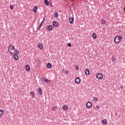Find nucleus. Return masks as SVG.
<instances>
[{
	"label": "nucleus",
	"mask_w": 125,
	"mask_h": 125,
	"mask_svg": "<svg viewBox=\"0 0 125 125\" xmlns=\"http://www.w3.org/2000/svg\"><path fill=\"white\" fill-rule=\"evenodd\" d=\"M85 75L86 76H88L90 74V70L88 68H86L85 69V72H84Z\"/></svg>",
	"instance_id": "6e6552de"
},
{
	"label": "nucleus",
	"mask_w": 125,
	"mask_h": 125,
	"mask_svg": "<svg viewBox=\"0 0 125 125\" xmlns=\"http://www.w3.org/2000/svg\"><path fill=\"white\" fill-rule=\"evenodd\" d=\"M43 23H44L43 21H42V22L39 25V26L38 27V30H40L42 28Z\"/></svg>",
	"instance_id": "5701e85b"
},
{
	"label": "nucleus",
	"mask_w": 125,
	"mask_h": 125,
	"mask_svg": "<svg viewBox=\"0 0 125 125\" xmlns=\"http://www.w3.org/2000/svg\"><path fill=\"white\" fill-rule=\"evenodd\" d=\"M15 53H16L17 55L19 54V51L18 50V49H15Z\"/></svg>",
	"instance_id": "bb28decb"
},
{
	"label": "nucleus",
	"mask_w": 125,
	"mask_h": 125,
	"mask_svg": "<svg viewBox=\"0 0 125 125\" xmlns=\"http://www.w3.org/2000/svg\"><path fill=\"white\" fill-rule=\"evenodd\" d=\"M96 108L99 109L100 108V106L99 105H97V106H96Z\"/></svg>",
	"instance_id": "72a5a7b5"
},
{
	"label": "nucleus",
	"mask_w": 125,
	"mask_h": 125,
	"mask_svg": "<svg viewBox=\"0 0 125 125\" xmlns=\"http://www.w3.org/2000/svg\"><path fill=\"white\" fill-rule=\"evenodd\" d=\"M102 123H103V125H106L107 123V121L106 119H103V121H102Z\"/></svg>",
	"instance_id": "f3484780"
},
{
	"label": "nucleus",
	"mask_w": 125,
	"mask_h": 125,
	"mask_svg": "<svg viewBox=\"0 0 125 125\" xmlns=\"http://www.w3.org/2000/svg\"><path fill=\"white\" fill-rule=\"evenodd\" d=\"M112 62H115L116 61L115 58L114 56L112 57Z\"/></svg>",
	"instance_id": "c85d7f7f"
},
{
	"label": "nucleus",
	"mask_w": 125,
	"mask_h": 125,
	"mask_svg": "<svg viewBox=\"0 0 125 125\" xmlns=\"http://www.w3.org/2000/svg\"><path fill=\"white\" fill-rule=\"evenodd\" d=\"M37 64L38 66L41 65V61L39 59H36Z\"/></svg>",
	"instance_id": "dca6fc26"
},
{
	"label": "nucleus",
	"mask_w": 125,
	"mask_h": 125,
	"mask_svg": "<svg viewBox=\"0 0 125 125\" xmlns=\"http://www.w3.org/2000/svg\"><path fill=\"white\" fill-rule=\"evenodd\" d=\"M81 82V80L79 77H76L75 79V83H77V84H79Z\"/></svg>",
	"instance_id": "39448f33"
},
{
	"label": "nucleus",
	"mask_w": 125,
	"mask_h": 125,
	"mask_svg": "<svg viewBox=\"0 0 125 125\" xmlns=\"http://www.w3.org/2000/svg\"><path fill=\"white\" fill-rule=\"evenodd\" d=\"M3 110L0 109V116H1L3 114Z\"/></svg>",
	"instance_id": "a878e982"
},
{
	"label": "nucleus",
	"mask_w": 125,
	"mask_h": 125,
	"mask_svg": "<svg viewBox=\"0 0 125 125\" xmlns=\"http://www.w3.org/2000/svg\"><path fill=\"white\" fill-rule=\"evenodd\" d=\"M59 23L57 21H52V25L53 27L55 28H57L59 27Z\"/></svg>",
	"instance_id": "f03ea898"
},
{
	"label": "nucleus",
	"mask_w": 125,
	"mask_h": 125,
	"mask_svg": "<svg viewBox=\"0 0 125 125\" xmlns=\"http://www.w3.org/2000/svg\"><path fill=\"white\" fill-rule=\"evenodd\" d=\"M64 73H65V74H68L69 72L67 70H65Z\"/></svg>",
	"instance_id": "f704fd0d"
},
{
	"label": "nucleus",
	"mask_w": 125,
	"mask_h": 125,
	"mask_svg": "<svg viewBox=\"0 0 125 125\" xmlns=\"http://www.w3.org/2000/svg\"><path fill=\"white\" fill-rule=\"evenodd\" d=\"M69 22L70 24H73L74 23V18H73V17L69 18Z\"/></svg>",
	"instance_id": "9b49d317"
},
{
	"label": "nucleus",
	"mask_w": 125,
	"mask_h": 125,
	"mask_svg": "<svg viewBox=\"0 0 125 125\" xmlns=\"http://www.w3.org/2000/svg\"><path fill=\"white\" fill-rule=\"evenodd\" d=\"M38 92L39 93V94L40 95H42V94H43V91H42V89L41 88V87H39L38 89Z\"/></svg>",
	"instance_id": "4468645a"
},
{
	"label": "nucleus",
	"mask_w": 125,
	"mask_h": 125,
	"mask_svg": "<svg viewBox=\"0 0 125 125\" xmlns=\"http://www.w3.org/2000/svg\"><path fill=\"white\" fill-rule=\"evenodd\" d=\"M96 77L97 79H99V80H102L103 79V75L101 73H99L97 74Z\"/></svg>",
	"instance_id": "20e7f679"
},
{
	"label": "nucleus",
	"mask_w": 125,
	"mask_h": 125,
	"mask_svg": "<svg viewBox=\"0 0 125 125\" xmlns=\"http://www.w3.org/2000/svg\"><path fill=\"white\" fill-rule=\"evenodd\" d=\"M55 109H56V107H53L52 108V110H53V111H55Z\"/></svg>",
	"instance_id": "c9c22d12"
},
{
	"label": "nucleus",
	"mask_w": 125,
	"mask_h": 125,
	"mask_svg": "<svg viewBox=\"0 0 125 125\" xmlns=\"http://www.w3.org/2000/svg\"><path fill=\"white\" fill-rule=\"evenodd\" d=\"M12 46L9 45L8 47V52L10 53V54H12L11 51V48Z\"/></svg>",
	"instance_id": "b1692460"
},
{
	"label": "nucleus",
	"mask_w": 125,
	"mask_h": 125,
	"mask_svg": "<svg viewBox=\"0 0 125 125\" xmlns=\"http://www.w3.org/2000/svg\"><path fill=\"white\" fill-rule=\"evenodd\" d=\"M62 109L65 111L67 110L68 109V106L66 105H63L62 106Z\"/></svg>",
	"instance_id": "6ab92c4d"
},
{
	"label": "nucleus",
	"mask_w": 125,
	"mask_h": 125,
	"mask_svg": "<svg viewBox=\"0 0 125 125\" xmlns=\"http://www.w3.org/2000/svg\"><path fill=\"white\" fill-rule=\"evenodd\" d=\"M44 4L46 6H49L50 5L49 1H48V0H44Z\"/></svg>",
	"instance_id": "a211bd4d"
},
{
	"label": "nucleus",
	"mask_w": 125,
	"mask_h": 125,
	"mask_svg": "<svg viewBox=\"0 0 125 125\" xmlns=\"http://www.w3.org/2000/svg\"><path fill=\"white\" fill-rule=\"evenodd\" d=\"M98 100V99L97 97H94V101H95V103H96Z\"/></svg>",
	"instance_id": "c756f323"
},
{
	"label": "nucleus",
	"mask_w": 125,
	"mask_h": 125,
	"mask_svg": "<svg viewBox=\"0 0 125 125\" xmlns=\"http://www.w3.org/2000/svg\"><path fill=\"white\" fill-rule=\"evenodd\" d=\"M42 81H43L45 83H50V80H48L47 78H45L44 77H43L42 78Z\"/></svg>",
	"instance_id": "9d476101"
},
{
	"label": "nucleus",
	"mask_w": 125,
	"mask_h": 125,
	"mask_svg": "<svg viewBox=\"0 0 125 125\" xmlns=\"http://www.w3.org/2000/svg\"><path fill=\"white\" fill-rule=\"evenodd\" d=\"M50 5H51L52 7H53V6L52 3L51 2H50Z\"/></svg>",
	"instance_id": "e433bc0d"
},
{
	"label": "nucleus",
	"mask_w": 125,
	"mask_h": 125,
	"mask_svg": "<svg viewBox=\"0 0 125 125\" xmlns=\"http://www.w3.org/2000/svg\"><path fill=\"white\" fill-rule=\"evenodd\" d=\"M92 106V104L90 102H88L86 104V107L87 108H91Z\"/></svg>",
	"instance_id": "423d86ee"
},
{
	"label": "nucleus",
	"mask_w": 125,
	"mask_h": 125,
	"mask_svg": "<svg viewBox=\"0 0 125 125\" xmlns=\"http://www.w3.org/2000/svg\"><path fill=\"white\" fill-rule=\"evenodd\" d=\"M75 69L77 71H78V70L79 69V67L78 66H75Z\"/></svg>",
	"instance_id": "2f4dec72"
},
{
	"label": "nucleus",
	"mask_w": 125,
	"mask_h": 125,
	"mask_svg": "<svg viewBox=\"0 0 125 125\" xmlns=\"http://www.w3.org/2000/svg\"><path fill=\"white\" fill-rule=\"evenodd\" d=\"M123 40V37L122 35L116 36L114 39V42L116 43H119L121 40Z\"/></svg>",
	"instance_id": "f257e3e1"
},
{
	"label": "nucleus",
	"mask_w": 125,
	"mask_h": 125,
	"mask_svg": "<svg viewBox=\"0 0 125 125\" xmlns=\"http://www.w3.org/2000/svg\"><path fill=\"white\" fill-rule=\"evenodd\" d=\"M30 95L32 96V97H35V92L33 91H31Z\"/></svg>",
	"instance_id": "393cba45"
},
{
	"label": "nucleus",
	"mask_w": 125,
	"mask_h": 125,
	"mask_svg": "<svg viewBox=\"0 0 125 125\" xmlns=\"http://www.w3.org/2000/svg\"><path fill=\"white\" fill-rule=\"evenodd\" d=\"M46 29L47 30V31H51L53 30V26L51 24H49L46 27Z\"/></svg>",
	"instance_id": "7ed1b4c3"
},
{
	"label": "nucleus",
	"mask_w": 125,
	"mask_h": 125,
	"mask_svg": "<svg viewBox=\"0 0 125 125\" xmlns=\"http://www.w3.org/2000/svg\"><path fill=\"white\" fill-rule=\"evenodd\" d=\"M38 9V6H36L34 7L33 9V12L36 13H37V10Z\"/></svg>",
	"instance_id": "4be33fe9"
},
{
	"label": "nucleus",
	"mask_w": 125,
	"mask_h": 125,
	"mask_svg": "<svg viewBox=\"0 0 125 125\" xmlns=\"http://www.w3.org/2000/svg\"><path fill=\"white\" fill-rule=\"evenodd\" d=\"M62 71L63 72H65V69H62Z\"/></svg>",
	"instance_id": "58836bf2"
},
{
	"label": "nucleus",
	"mask_w": 125,
	"mask_h": 125,
	"mask_svg": "<svg viewBox=\"0 0 125 125\" xmlns=\"http://www.w3.org/2000/svg\"><path fill=\"white\" fill-rule=\"evenodd\" d=\"M45 18H44L43 19V20L42 21V22H44V21H45Z\"/></svg>",
	"instance_id": "4c0bfd02"
},
{
	"label": "nucleus",
	"mask_w": 125,
	"mask_h": 125,
	"mask_svg": "<svg viewBox=\"0 0 125 125\" xmlns=\"http://www.w3.org/2000/svg\"><path fill=\"white\" fill-rule=\"evenodd\" d=\"M38 47L39 48H40L41 50H42L43 49V45L41 42H39L38 45Z\"/></svg>",
	"instance_id": "1a4fd4ad"
},
{
	"label": "nucleus",
	"mask_w": 125,
	"mask_h": 125,
	"mask_svg": "<svg viewBox=\"0 0 125 125\" xmlns=\"http://www.w3.org/2000/svg\"><path fill=\"white\" fill-rule=\"evenodd\" d=\"M67 46L68 47H70L72 46V44H71V43H68L67 44Z\"/></svg>",
	"instance_id": "7c9ffc66"
},
{
	"label": "nucleus",
	"mask_w": 125,
	"mask_h": 125,
	"mask_svg": "<svg viewBox=\"0 0 125 125\" xmlns=\"http://www.w3.org/2000/svg\"><path fill=\"white\" fill-rule=\"evenodd\" d=\"M121 88L122 89H123V85L121 86Z\"/></svg>",
	"instance_id": "ea45409f"
},
{
	"label": "nucleus",
	"mask_w": 125,
	"mask_h": 125,
	"mask_svg": "<svg viewBox=\"0 0 125 125\" xmlns=\"http://www.w3.org/2000/svg\"><path fill=\"white\" fill-rule=\"evenodd\" d=\"M19 59L18 55L17 54H14V59L16 61H18Z\"/></svg>",
	"instance_id": "2eb2a0df"
},
{
	"label": "nucleus",
	"mask_w": 125,
	"mask_h": 125,
	"mask_svg": "<svg viewBox=\"0 0 125 125\" xmlns=\"http://www.w3.org/2000/svg\"><path fill=\"white\" fill-rule=\"evenodd\" d=\"M106 23L105 21L104 20H102V25H104Z\"/></svg>",
	"instance_id": "cd10ccee"
},
{
	"label": "nucleus",
	"mask_w": 125,
	"mask_h": 125,
	"mask_svg": "<svg viewBox=\"0 0 125 125\" xmlns=\"http://www.w3.org/2000/svg\"><path fill=\"white\" fill-rule=\"evenodd\" d=\"M124 11H125V7H124Z\"/></svg>",
	"instance_id": "a19ab883"
},
{
	"label": "nucleus",
	"mask_w": 125,
	"mask_h": 125,
	"mask_svg": "<svg viewBox=\"0 0 125 125\" xmlns=\"http://www.w3.org/2000/svg\"><path fill=\"white\" fill-rule=\"evenodd\" d=\"M54 16L56 18H58L59 17V15L58 12H55L54 14Z\"/></svg>",
	"instance_id": "412c9836"
},
{
	"label": "nucleus",
	"mask_w": 125,
	"mask_h": 125,
	"mask_svg": "<svg viewBox=\"0 0 125 125\" xmlns=\"http://www.w3.org/2000/svg\"><path fill=\"white\" fill-rule=\"evenodd\" d=\"M25 69L26 72H30L31 70V67L29 64H27L25 65Z\"/></svg>",
	"instance_id": "0eeeda50"
},
{
	"label": "nucleus",
	"mask_w": 125,
	"mask_h": 125,
	"mask_svg": "<svg viewBox=\"0 0 125 125\" xmlns=\"http://www.w3.org/2000/svg\"><path fill=\"white\" fill-rule=\"evenodd\" d=\"M11 48L10 49L11 50V54H14L15 53V47H14V45H11Z\"/></svg>",
	"instance_id": "f8f14e48"
},
{
	"label": "nucleus",
	"mask_w": 125,
	"mask_h": 125,
	"mask_svg": "<svg viewBox=\"0 0 125 125\" xmlns=\"http://www.w3.org/2000/svg\"><path fill=\"white\" fill-rule=\"evenodd\" d=\"M46 67L48 69H51L52 68V64L50 62H48L46 64Z\"/></svg>",
	"instance_id": "ddd939ff"
},
{
	"label": "nucleus",
	"mask_w": 125,
	"mask_h": 125,
	"mask_svg": "<svg viewBox=\"0 0 125 125\" xmlns=\"http://www.w3.org/2000/svg\"><path fill=\"white\" fill-rule=\"evenodd\" d=\"M10 8L11 9V10H13L14 9V6L12 5H10Z\"/></svg>",
	"instance_id": "473e14b6"
},
{
	"label": "nucleus",
	"mask_w": 125,
	"mask_h": 125,
	"mask_svg": "<svg viewBox=\"0 0 125 125\" xmlns=\"http://www.w3.org/2000/svg\"><path fill=\"white\" fill-rule=\"evenodd\" d=\"M92 37L94 39H96L97 38V35L95 33H93V34L92 35Z\"/></svg>",
	"instance_id": "aec40b11"
}]
</instances>
